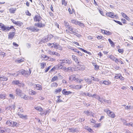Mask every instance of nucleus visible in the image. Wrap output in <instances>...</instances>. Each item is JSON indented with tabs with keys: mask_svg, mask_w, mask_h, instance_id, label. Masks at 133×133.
Listing matches in <instances>:
<instances>
[{
	"mask_svg": "<svg viewBox=\"0 0 133 133\" xmlns=\"http://www.w3.org/2000/svg\"><path fill=\"white\" fill-rule=\"evenodd\" d=\"M34 22H37L35 23L34 25L39 28H43L45 27L46 22L40 15H36L33 17Z\"/></svg>",
	"mask_w": 133,
	"mask_h": 133,
	"instance_id": "f257e3e1",
	"label": "nucleus"
},
{
	"mask_svg": "<svg viewBox=\"0 0 133 133\" xmlns=\"http://www.w3.org/2000/svg\"><path fill=\"white\" fill-rule=\"evenodd\" d=\"M79 76L78 77H76V76L75 75H71L69 77V79L71 81H74L76 82L79 83H81L83 81V77H82Z\"/></svg>",
	"mask_w": 133,
	"mask_h": 133,
	"instance_id": "f03ea898",
	"label": "nucleus"
},
{
	"mask_svg": "<svg viewBox=\"0 0 133 133\" xmlns=\"http://www.w3.org/2000/svg\"><path fill=\"white\" fill-rule=\"evenodd\" d=\"M0 28H1V30L3 31H8L12 29H13V31H16V30L14 26L11 25L10 27L6 26L3 24L1 23H0Z\"/></svg>",
	"mask_w": 133,
	"mask_h": 133,
	"instance_id": "7ed1b4c3",
	"label": "nucleus"
},
{
	"mask_svg": "<svg viewBox=\"0 0 133 133\" xmlns=\"http://www.w3.org/2000/svg\"><path fill=\"white\" fill-rule=\"evenodd\" d=\"M66 28V29L65 30V31L66 33L73 34L78 37L81 36L80 34H78L76 31H73V28L71 26H69Z\"/></svg>",
	"mask_w": 133,
	"mask_h": 133,
	"instance_id": "20e7f679",
	"label": "nucleus"
},
{
	"mask_svg": "<svg viewBox=\"0 0 133 133\" xmlns=\"http://www.w3.org/2000/svg\"><path fill=\"white\" fill-rule=\"evenodd\" d=\"M6 123L8 126L13 127H16L17 125V123L16 122L9 120L6 121Z\"/></svg>",
	"mask_w": 133,
	"mask_h": 133,
	"instance_id": "39448f33",
	"label": "nucleus"
},
{
	"mask_svg": "<svg viewBox=\"0 0 133 133\" xmlns=\"http://www.w3.org/2000/svg\"><path fill=\"white\" fill-rule=\"evenodd\" d=\"M12 84L14 85H18L20 87H24L25 86L23 83H20L18 80H14L12 82Z\"/></svg>",
	"mask_w": 133,
	"mask_h": 133,
	"instance_id": "423d86ee",
	"label": "nucleus"
},
{
	"mask_svg": "<svg viewBox=\"0 0 133 133\" xmlns=\"http://www.w3.org/2000/svg\"><path fill=\"white\" fill-rule=\"evenodd\" d=\"M26 29L30 32H38L39 30V29L37 28L32 26L27 27Z\"/></svg>",
	"mask_w": 133,
	"mask_h": 133,
	"instance_id": "0eeeda50",
	"label": "nucleus"
},
{
	"mask_svg": "<svg viewBox=\"0 0 133 133\" xmlns=\"http://www.w3.org/2000/svg\"><path fill=\"white\" fill-rule=\"evenodd\" d=\"M59 61H60L59 62L61 64L64 63L69 64L71 63V61L68 59H60Z\"/></svg>",
	"mask_w": 133,
	"mask_h": 133,
	"instance_id": "6e6552de",
	"label": "nucleus"
},
{
	"mask_svg": "<svg viewBox=\"0 0 133 133\" xmlns=\"http://www.w3.org/2000/svg\"><path fill=\"white\" fill-rule=\"evenodd\" d=\"M107 113L108 116L111 118H114L116 116L114 113L110 110H108L107 111Z\"/></svg>",
	"mask_w": 133,
	"mask_h": 133,
	"instance_id": "1a4fd4ad",
	"label": "nucleus"
},
{
	"mask_svg": "<svg viewBox=\"0 0 133 133\" xmlns=\"http://www.w3.org/2000/svg\"><path fill=\"white\" fill-rule=\"evenodd\" d=\"M106 16L107 17H110L112 18H114L116 17V15H115L114 13L108 12L106 13Z\"/></svg>",
	"mask_w": 133,
	"mask_h": 133,
	"instance_id": "9d476101",
	"label": "nucleus"
},
{
	"mask_svg": "<svg viewBox=\"0 0 133 133\" xmlns=\"http://www.w3.org/2000/svg\"><path fill=\"white\" fill-rule=\"evenodd\" d=\"M11 20L14 24L19 26H21L23 24V23L20 21H16L13 19H11Z\"/></svg>",
	"mask_w": 133,
	"mask_h": 133,
	"instance_id": "9b49d317",
	"label": "nucleus"
},
{
	"mask_svg": "<svg viewBox=\"0 0 133 133\" xmlns=\"http://www.w3.org/2000/svg\"><path fill=\"white\" fill-rule=\"evenodd\" d=\"M62 94L64 95H68L72 93V92L70 91H67L66 89H64L62 90Z\"/></svg>",
	"mask_w": 133,
	"mask_h": 133,
	"instance_id": "f8f14e48",
	"label": "nucleus"
},
{
	"mask_svg": "<svg viewBox=\"0 0 133 133\" xmlns=\"http://www.w3.org/2000/svg\"><path fill=\"white\" fill-rule=\"evenodd\" d=\"M15 34V32H10L8 35V39H12L13 38Z\"/></svg>",
	"mask_w": 133,
	"mask_h": 133,
	"instance_id": "ddd939ff",
	"label": "nucleus"
},
{
	"mask_svg": "<svg viewBox=\"0 0 133 133\" xmlns=\"http://www.w3.org/2000/svg\"><path fill=\"white\" fill-rule=\"evenodd\" d=\"M17 114L19 116L20 118L25 119H27L28 116L26 115H23V114H21L19 112H18Z\"/></svg>",
	"mask_w": 133,
	"mask_h": 133,
	"instance_id": "4468645a",
	"label": "nucleus"
},
{
	"mask_svg": "<svg viewBox=\"0 0 133 133\" xmlns=\"http://www.w3.org/2000/svg\"><path fill=\"white\" fill-rule=\"evenodd\" d=\"M17 10L16 8H11L9 10V12L11 14L15 13Z\"/></svg>",
	"mask_w": 133,
	"mask_h": 133,
	"instance_id": "2eb2a0df",
	"label": "nucleus"
},
{
	"mask_svg": "<svg viewBox=\"0 0 133 133\" xmlns=\"http://www.w3.org/2000/svg\"><path fill=\"white\" fill-rule=\"evenodd\" d=\"M121 14L123 17L125 18L128 21H129L130 19V18L127 15L123 13V12H121Z\"/></svg>",
	"mask_w": 133,
	"mask_h": 133,
	"instance_id": "dca6fc26",
	"label": "nucleus"
},
{
	"mask_svg": "<svg viewBox=\"0 0 133 133\" xmlns=\"http://www.w3.org/2000/svg\"><path fill=\"white\" fill-rule=\"evenodd\" d=\"M111 82L109 81V80H104L103 81L102 84H104L106 85H109L111 84Z\"/></svg>",
	"mask_w": 133,
	"mask_h": 133,
	"instance_id": "f3484780",
	"label": "nucleus"
},
{
	"mask_svg": "<svg viewBox=\"0 0 133 133\" xmlns=\"http://www.w3.org/2000/svg\"><path fill=\"white\" fill-rule=\"evenodd\" d=\"M29 93L30 95H34L36 94L37 92L31 89L29 90Z\"/></svg>",
	"mask_w": 133,
	"mask_h": 133,
	"instance_id": "a211bd4d",
	"label": "nucleus"
},
{
	"mask_svg": "<svg viewBox=\"0 0 133 133\" xmlns=\"http://www.w3.org/2000/svg\"><path fill=\"white\" fill-rule=\"evenodd\" d=\"M35 109L38 111L41 112L43 111V109L40 106H36L34 107Z\"/></svg>",
	"mask_w": 133,
	"mask_h": 133,
	"instance_id": "6ab92c4d",
	"label": "nucleus"
},
{
	"mask_svg": "<svg viewBox=\"0 0 133 133\" xmlns=\"http://www.w3.org/2000/svg\"><path fill=\"white\" fill-rule=\"evenodd\" d=\"M62 90V89L61 88H58L57 89L55 90L54 91V93L55 94H57L58 93H60Z\"/></svg>",
	"mask_w": 133,
	"mask_h": 133,
	"instance_id": "aec40b11",
	"label": "nucleus"
},
{
	"mask_svg": "<svg viewBox=\"0 0 133 133\" xmlns=\"http://www.w3.org/2000/svg\"><path fill=\"white\" fill-rule=\"evenodd\" d=\"M71 22L73 24H75L76 25H77L78 21L75 19H72L71 20Z\"/></svg>",
	"mask_w": 133,
	"mask_h": 133,
	"instance_id": "412c9836",
	"label": "nucleus"
},
{
	"mask_svg": "<svg viewBox=\"0 0 133 133\" xmlns=\"http://www.w3.org/2000/svg\"><path fill=\"white\" fill-rule=\"evenodd\" d=\"M46 63L45 62H42L40 63L41 68L43 69L46 66Z\"/></svg>",
	"mask_w": 133,
	"mask_h": 133,
	"instance_id": "4be33fe9",
	"label": "nucleus"
},
{
	"mask_svg": "<svg viewBox=\"0 0 133 133\" xmlns=\"http://www.w3.org/2000/svg\"><path fill=\"white\" fill-rule=\"evenodd\" d=\"M58 79V77L57 76H55L53 77L51 79V82H54V81L57 80Z\"/></svg>",
	"mask_w": 133,
	"mask_h": 133,
	"instance_id": "5701e85b",
	"label": "nucleus"
},
{
	"mask_svg": "<svg viewBox=\"0 0 133 133\" xmlns=\"http://www.w3.org/2000/svg\"><path fill=\"white\" fill-rule=\"evenodd\" d=\"M78 48L79 50H82V51H83V52H84L85 53H86L89 55H91V53L90 52H89L87 51L86 50H84V49H83V48Z\"/></svg>",
	"mask_w": 133,
	"mask_h": 133,
	"instance_id": "b1692460",
	"label": "nucleus"
},
{
	"mask_svg": "<svg viewBox=\"0 0 133 133\" xmlns=\"http://www.w3.org/2000/svg\"><path fill=\"white\" fill-rule=\"evenodd\" d=\"M15 92L17 95H19L22 92L21 90L18 88H17L16 89Z\"/></svg>",
	"mask_w": 133,
	"mask_h": 133,
	"instance_id": "393cba45",
	"label": "nucleus"
},
{
	"mask_svg": "<svg viewBox=\"0 0 133 133\" xmlns=\"http://www.w3.org/2000/svg\"><path fill=\"white\" fill-rule=\"evenodd\" d=\"M58 86V84L55 82H53L51 85V87L56 88Z\"/></svg>",
	"mask_w": 133,
	"mask_h": 133,
	"instance_id": "a878e982",
	"label": "nucleus"
},
{
	"mask_svg": "<svg viewBox=\"0 0 133 133\" xmlns=\"http://www.w3.org/2000/svg\"><path fill=\"white\" fill-rule=\"evenodd\" d=\"M8 80L7 77L4 76H3L2 77H0V80L2 81H6Z\"/></svg>",
	"mask_w": 133,
	"mask_h": 133,
	"instance_id": "bb28decb",
	"label": "nucleus"
},
{
	"mask_svg": "<svg viewBox=\"0 0 133 133\" xmlns=\"http://www.w3.org/2000/svg\"><path fill=\"white\" fill-rule=\"evenodd\" d=\"M36 88L37 90H42V86L39 84H36Z\"/></svg>",
	"mask_w": 133,
	"mask_h": 133,
	"instance_id": "cd10ccee",
	"label": "nucleus"
},
{
	"mask_svg": "<svg viewBox=\"0 0 133 133\" xmlns=\"http://www.w3.org/2000/svg\"><path fill=\"white\" fill-rule=\"evenodd\" d=\"M84 112L85 113V114L88 116H89L90 115V113L92 114L91 115L92 117H94V113H93L92 112H90L88 111H84Z\"/></svg>",
	"mask_w": 133,
	"mask_h": 133,
	"instance_id": "c85d7f7f",
	"label": "nucleus"
},
{
	"mask_svg": "<svg viewBox=\"0 0 133 133\" xmlns=\"http://www.w3.org/2000/svg\"><path fill=\"white\" fill-rule=\"evenodd\" d=\"M63 65L61 64H58L56 65L57 69H62Z\"/></svg>",
	"mask_w": 133,
	"mask_h": 133,
	"instance_id": "c756f323",
	"label": "nucleus"
},
{
	"mask_svg": "<svg viewBox=\"0 0 133 133\" xmlns=\"http://www.w3.org/2000/svg\"><path fill=\"white\" fill-rule=\"evenodd\" d=\"M61 96H56V97L57 98V99L56 101V102L57 103H58L60 102H61L62 101V100L60 99V98Z\"/></svg>",
	"mask_w": 133,
	"mask_h": 133,
	"instance_id": "7c9ffc66",
	"label": "nucleus"
},
{
	"mask_svg": "<svg viewBox=\"0 0 133 133\" xmlns=\"http://www.w3.org/2000/svg\"><path fill=\"white\" fill-rule=\"evenodd\" d=\"M82 86L80 85H75V89L76 90H79L81 89Z\"/></svg>",
	"mask_w": 133,
	"mask_h": 133,
	"instance_id": "2f4dec72",
	"label": "nucleus"
},
{
	"mask_svg": "<svg viewBox=\"0 0 133 133\" xmlns=\"http://www.w3.org/2000/svg\"><path fill=\"white\" fill-rule=\"evenodd\" d=\"M85 129H86L88 131H89L90 132H93L92 129H91V128H90L88 127L87 126H86L85 127Z\"/></svg>",
	"mask_w": 133,
	"mask_h": 133,
	"instance_id": "473e14b6",
	"label": "nucleus"
},
{
	"mask_svg": "<svg viewBox=\"0 0 133 133\" xmlns=\"http://www.w3.org/2000/svg\"><path fill=\"white\" fill-rule=\"evenodd\" d=\"M73 59L75 62H78V60L77 57L75 55H72V56Z\"/></svg>",
	"mask_w": 133,
	"mask_h": 133,
	"instance_id": "72a5a7b5",
	"label": "nucleus"
},
{
	"mask_svg": "<svg viewBox=\"0 0 133 133\" xmlns=\"http://www.w3.org/2000/svg\"><path fill=\"white\" fill-rule=\"evenodd\" d=\"M23 62H24V59L23 58H21L20 59L18 60L15 61V62L17 63H20Z\"/></svg>",
	"mask_w": 133,
	"mask_h": 133,
	"instance_id": "f704fd0d",
	"label": "nucleus"
},
{
	"mask_svg": "<svg viewBox=\"0 0 133 133\" xmlns=\"http://www.w3.org/2000/svg\"><path fill=\"white\" fill-rule=\"evenodd\" d=\"M64 23L66 28L70 25L68 22L66 21H64Z\"/></svg>",
	"mask_w": 133,
	"mask_h": 133,
	"instance_id": "c9c22d12",
	"label": "nucleus"
},
{
	"mask_svg": "<svg viewBox=\"0 0 133 133\" xmlns=\"http://www.w3.org/2000/svg\"><path fill=\"white\" fill-rule=\"evenodd\" d=\"M77 25H78L79 26L82 27H84V25L83 23L79 21L78 22Z\"/></svg>",
	"mask_w": 133,
	"mask_h": 133,
	"instance_id": "e433bc0d",
	"label": "nucleus"
},
{
	"mask_svg": "<svg viewBox=\"0 0 133 133\" xmlns=\"http://www.w3.org/2000/svg\"><path fill=\"white\" fill-rule=\"evenodd\" d=\"M108 40L111 46H115V45L114 43L111 41L110 38H109L108 39Z\"/></svg>",
	"mask_w": 133,
	"mask_h": 133,
	"instance_id": "4c0bfd02",
	"label": "nucleus"
},
{
	"mask_svg": "<svg viewBox=\"0 0 133 133\" xmlns=\"http://www.w3.org/2000/svg\"><path fill=\"white\" fill-rule=\"evenodd\" d=\"M101 126V124L100 123H95L94 124V125L93 126V127L96 128H98L99 127Z\"/></svg>",
	"mask_w": 133,
	"mask_h": 133,
	"instance_id": "58836bf2",
	"label": "nucleus"
},
{
	"mask_svg": "<svg viewBox=\"0 0 133 133\" xmlns=\"http://www.w3.org/2000/svg\"><path fill=\"white\" fill-rule=\"evenodd\" d=\"M62 5L66 6L67 4V2L65 0H62Z\"/></svg>",
	"mask_w": 133,
	"mask_h": 133,
	"instance_id": "ea45409f",
	"label": "nucleus"
},
{
	"mask_svg": "<svg viewBox=\"0 0 133 133\" xmlns=\"http://www.w3.org/2000/svg\"><path fill=\"white\" fill-rule=\"evenodd\" d=\"M5 132L4 128L3 127H0V133H3Z\"/></svg>",
	"mask_w": 133,
	"mask_h": 133,
	"instance_id": "a19ab883",
	"label": "nucleus"
},
{
	"mask_svg": "<svg viewBox=\"0 0 133 133\" xmlns=\"http://www.w3.org/2000/svg\"><path fill=\"white\" fill-rule=\"evenodd\" d=\"M120 76V74H116L115 75V76L114 77V78L115 79H118L119 78V76Z\"/></svg>",
	"mask_w": 133,
	"mask_h": 133,
	"instance_id": "79ce46f5",
	"label": "nucleus"
},
{
	"mask_svg": "<svg viewBox=\"0 0 133 133\" xmlns=\"http://www.w3.org/2000/svg\"><path fill=\"white\" fill-rule=\"evenodd\" d=\"M62 69L66 71L69 70V68H66L65 66H63Z\"/></svg>",
	"mask_w": 133,
	"mask_h": 133,
	"instance_id": "37998d69",
	"label": "nucleus"
},
{
	"mask_svg": "<svg viewBox=\"0 0 133 133\" xmlns=\"http://www.w3.org/2000/svg\"><path fill=\"white\" fill-rule=\"evenodd\" d=\"M109 57L110 59L114 61L116 58L114 56L112 55H110Z\"/></svg>",
	"mask_w": 133,
	"mask_h": 133,
	"instance_id": "c03bdc74",
	"label": "nucleus"
},
{
	"mask_svg": "<svg viewBox=\"0 0 133 133\" xmlns=\"http://www.w3.org/2000/svg\"><path fill=\"white\" fill-rule=\"evenodd\" d=\"M124 125H126V126H130L131 127H133V123L131 124V123H124Z\"/></svg>",
	"mask_w": 133,
	"mask_h": 133,
	"instance_id": "a18cd8bd",
	"label": "nucleus"
},
{
	"mask_svg": "<svg viewBox=\"0 0 133 133\" xmlns=\"http://www.w3.org/2000/svg\"><path fill=\"white\" fill-rule=\"evenodd\" d=\"M105 35H111L112 34V33L111 32L109 31H107L106 30H105Z\"/></svg>",
	"mask_w": 133,
	"mask_h": 133,
	"instance_id": "49530a36",
	"label": "nucleus"
},
{
	"mask_svg": "<svg viewBox=\"0 0 133 133\" xmlns=\"http://www.w3.org/2000/svg\"><path fill=\"white\" fill-rule=\"evenodd\" d=\"M118 51L119 53L122 54L124 52V50L123 49H118Z\"/></svg>",
	"mask_w": 133,
	"mask_h": 133,
	"instance_id": "de8ad7c7",
	"label": "nucleus"
},
{
	"mask_svg": "<svg viewBox=\"0 0 133 133\" xmlns=\"http://www.w3.org/2000/svg\"><path fill=\"white\" fill-rule=\"evenodd\" d=\"M68 11L70 14H72L74 12V9L72 10L70 8H69L68 9Z\"/></svg>",
	"mask_w": 133,
	"mask_h": 133,
	"instance_id": "09e8293b",
	"label": "nucleus"
},
{
	"mask_svg": "<svg viewBox=\"0 0 133 133\" xmlns=\"http://www.w3.org/2000/svg\"><path fill=\"white\" fill-rule=\"evenodd\" d=\"M53 55H55L56 56L58 57H59L60 56V55L59 54L58 52H57L55 51H54L53 53Z\"/></svg>",
	"mask_w": 133,
	"mask_h": 133,
	"instance_id": "8fccbe9b",
	"label": "nucleus"
},
{
	"mask_svg": "<svg viewBox=\"0 0 133 133\" xmlns=\"http://www.w3.org/2000/svg\"><path fill=\"white\" fill-rule=\"evenodd\" d=\"M94 66H95V70H97L99 69V66L96 64Z\"/></svg>",
	"mask_w": 133,
	"mask_h": 133,
	"instance_id": "3c124183",
	"label": "nucleus"
},
{
	"mask_svg": "<svg viewBox=\"0 0 133 133\" xmlns=\"http://www.w3.org/2000/svg\"><path fill=\"white\" fill-rule=\"evenodd\" d=\"M5 94H0V98H5Z\"/></svg>",
	"mask_w": 133,
	"mask_h": 133,
	"instance_id": "603ef678",
	"label": "nucleus"
},
{
	"mask_svg": "<svg viewBox=\"0 0 133 133\" xmlns=\"http://www.w3.org/2000/svg\"><path fill=\"white\" fill-rule=\"evenodd\" d=\"M52 44L53 45L54 48L56 49H57L58 46L59 45V44H58L56 43L55 44L54 43H52Z\"/></svg>",
	"mask_w": 133,
	"mask_h": 133,
	"instance_id": "864d4df0",
	"label": "nucleus"
},
{
	"mask_svg": "<svg viewBox=\"0 0 133 133\" xmlns=\"http://www.w3.org/2000/svg\"><path fill=\"white\" fill-rule=\"evenodd\" d=\"M113 21L114 22H116V23H118V24H119L120 25H122V24L121 23V22H120L119 21H116V20H114Z\"/></svg>",
	"mask_w": 133,
	"mask_h": 133,
	"instance_id": "5fc2aeb1",
	"label": "nucleus"
},
{
	"mask_svg": "<svg viewBox=\"0 0 133 133\" xmlns=\"http://www.w3.org/2000/svg\"><path fill=\"white\" fill-rule=\"evenodd\" d=\"M51 66H49L48 67L46 68V69H45V72H46L48 71L50 69L51 67Z\"/></svg>",
	"mask_w": 133,
	"mask_h": 133,
	"instance_id": "6e6d98bb",
	"label": "nucleus"
},
{
	"mask_svg": "<svg viewBox=\"0 0 133 133\" xmlns=\"http://www.w3.org/2000/svg\"><path fill=\"white\" fill-rule=\"evenodd\" d=\"M56 69V67L55 66H54L53 68H52L50 70V72L53 71H55V70Z\"/></svg>",
	"mask_w": 133,
	"mask_h": 133,
	"instance_id": "4d7b16f0",
	"label": "nucleus"
},
{
	"mask_svg": "<svg viewBox=\"0 0 133 133\" xmlns=\"http://www.w3.org/2000/svg\"><path fill=\"white\" fill-rule=\"evenodd\" d=\"M20 111V112H22V113H23L24 112V110L23 109V108L21 107V108H19V109H18V112H20L19 111Z\"/></svg>",
	"mask_w": 133,
	"mask_h": 133,
	"instance_id": "13d9d810",
	"label": "nucleus"
},
{
	"mask_svg": "<svg viewBox=\"0 0 133 133\" xmlns=\"http://www.w3.org/2000/svg\"><path fill=\"white\" fill-rule=\"evenodd\" d=\"M5 53L4 52H1L0 55L2 57H4V56L5 55Z\"/></svg>",
	"mask_w": 133,
	"mask_h": 133,
	"instance_id": "bf43d9fd",
	"label": "nucleus"
},
{
	"mask_svg": "<svg viewBox=\"0 0 133 133\" xmlns=\"http://www.w3.org/2000/svg\"><path fill=\"white\" fill-rule=\"evenodd\" d=\"M24 96L23 98L26 100H28V96L26 95L25 94L24 95Z\"/></svg>",
	"mask_w": 133,
	"mask_h": 133,
	"instance_id": "052dcab7",
	"label": "nucleus"
},
{
	"mask_svg": "<svg viewBox=\"0 0 133 133\" xmlns=\"http://www.w3.org/2000/svg\"><path fill=\"white\" fill-rule=\"evenodd\" d=\"M75 85L73 84H71L69 86L70 88H72L75 89Z\"/></svg>",
	"mask_w": 133,
	"mask_h": 133,
	"instance_id": "680f3d73",
	"label": "nucleus"
},
{
	"mask_svg": "<svg viewBox=\"0 0 133 133\" xmlns=\"http://www.w3.org/2000/svg\"><path fill=\"white\" fill-rule=\"evenodd\" d=\"M81 66V67L80 69L81 70H83L85 69V66L84 65H82Z\"/></svg>",
	"mask_w": 133,
	"mask_h": 133,
	"instance_id": "e2e57ef3",
	"label": "nucleus"
},
{
	"mask_svg": "<svg viewBox=\"0 0 133 133\" xmlns=\"http://www.w3.org/2000/svg\"><path fill=\"white\" fill-rule=\"evenodd\" d=\"M119 78L122 81L124 79V78L122 76L121 74L120 76H119Z\"/></svg>",
	"mask_w": 133,
	"mask_h": 133,
	"instance_id": "0e129e2a",
	"label": "nucleus"
},
{
	"mask_svg": "<svg viewBox=\"0 0 133 133\" xmlns=\"http://www.w3.org/2000/svg\"><path fill=\"white\" fill-rule=\"evenodd\" d=\"M54 51H52L50 50L48 51V53L50 55H53Z\"/></svg>",
	"mask_w": 133,
	"mask_h": 133,
	"instance_id": "69168bd1",
	"label": "nucleus"
},
{
	"mask_svg": "<svg viewBox=\"0 0 133 133\" xmlns=\"http://www.w3.org/2000/svg\"><path fill=\"white\" fill-rule=\"evenodd\" d=\"M46 57H48L46 55H42L41 56V57L43 59H45V58H46Z\"/></svg>",
	"mask_w": 133,
	"mask_h": 133,
	"instance_id": "338daca9",
	"label": "nucleus"
},
{
	"mask_svg": "<svg viewBox=\"0 0 133 133\" xmlns=\"http://www.w3.org/2000/svg\"><path fill=\"white\" fill-rule=\"evenodd\" d=\"M26 15L30 16L31 15V14L29 12L28 10H27V11L26 12Z\"/></svg>",
	"mask_w": 133,
	"mask_h": 133,
	"instance_id": "774afa93",
	"label": "nucleus"
}]
</instances>
